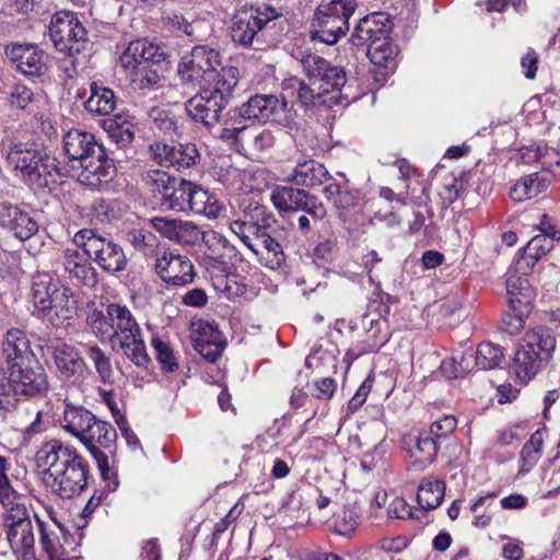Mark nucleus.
Masks as SVG:
<instances>
[{
	"label": "nucleus",
	"instance_id": "42",
	"mask_svg": "<svg viewBox=\"0 0 560 560\" xmlns=\"http://www.w3.org/2000/svg\"><path fill=\"white\" fill-rule=\"evenodd\" d=\"M445 494V483L428 477L422 479L417 492V502L423 510H434L442 503Z\"/></svg>",
	"mask_w": 560,
	"mask_h": 560
},
{
	"label": "nucleus",
	"instance_id": "41",
	"mask_svg": "<svg viewBox=\"0 0 560 560\" xmlns=\"http://www.w3.org/2000/svg\"><path fill=\"white\" fill-rule=\"evenodd\" d=\"M548 186V179L540 173L524 176L510 189V197L516 202L530 199L542 192Z\"/></svg>",
	"mask_w": 560,
	"mask_h": 560
},
{
	"label": "nucleus",
	"instance_id": "19",
	"mask_svg": "<svg viewBox=\"0 0 560 560\" xmlns=\"http://www.w3.org/2000/svg\"><path fill=\"white\" fill-rule=\"evenodd\" d=\"M43 358L51 361L58 372L66 378L82 375L85 361L72 346L59 338H39L38 345Z\"/></svg>",
	"mask_w": 560,
	"mask_h": 560
},
{
	"label": "nucleus",
	"instance_id": "51",
	"mask_svg": "<svg viewBox=\"0 0 560 560\" xmlns=\"http://www.w3.org/2000/svg\"><path fill=\"white\" fill-rule=\"evenodd\" d=\"M88 355L93 362L100 380L103 383H113L114 371L110 358L96 345L89 348Z\"/></svg>",
	"mask_w": 560,
	"mask_h": 560
},
{
	"label": "nucleus",
	"instance_id": "13",
	"mask_svg": "<svg viewBox=\"0 0 560 560\" xmlns=\"http://www.w3.org/2000/svg\"><path fill=\"white\" fill-rule=\"evenodd\" d=\"M73 242L104 272L116 275L127 269L128 258L125 250L112 237L94 229H82L74 234Z\"/></svg>",
	"mask_w": 560,
	"mask_h": 560
},
{
	"label": "nucleus",
	"instance_id": "48",
	"mask_svg": "<svg viewBox=\"0 0 560 560\" xmlns=\"http://www.w3.org/2000/svg\"><path fill=\"white\" fill-rule=\"evenodd\" d=\"M503 358V350L492 342H481L476 350V365L480 370L499 368Z\"/></svg>",
	"mask_w": 560,
	"mask_h": 560
},
{
	"label": "nucleus",
	"instance_id": "45",
	"mask_svg": "<svg viewBox=\"0 0 560 560\" xmlns=\"http://www.w3.org/2000/svg\"><path fill=\"white\" fill-rule=\"evenodd\" d=\"M116 206L113 199L96 198L85 208V214L92 223H112L119 217Z\"/></svg>",
	"mask_w": 560,
	"mask_h": 560
},
{
	"label": "nucleus",
	"instance_id": "33",
	"mask_svg": "<svg viewBox=\"0 0 560 560\" xmlns=\"http://www.w3.org/2000/svg\"><path fill=\"white\" fill-rule=\"evenodd\" d=\"M253 246L256 249L253 253L262 266L277 270L284 265L285 255L282 245L267 231L257 233Z\"/></svg>",
	"mask_w": 560,
	"mask_h": 560
},
{
	"label": "nucleus",
	"instance_id": "43",
	"mask_svg": "<svg viewBox=\"0 0 560 560\" xmlns=\"http://www.w3.org/2000/svg\"><path fill=\"white\" fill-rule=\"evenodd\" d=\"M7 539L10 544L12 551L16 555H30L35 545V536L32 523H23L16 527L4 529Z\"/></svg>",
	"mask_w": 560,
	"mask_h": 560
},
{
	"label": "nucleus",
	"instance_id": "22",
	"mask_svg": "<svg viewBox=\"0 0 560 560\" xmlns=\"http://www.w3.org/2000/svg\"><path fill=\"white\" fill-rule=\"evenodd\" d=\"M340 180L332 177L324 187L323 194L326 200L336 209L338 217L347 220L348 217L361 209L363 196L354 188L343 173H337Z\"/></svg>",
	"mask_w": 560,
	"mask_h": 560
},
{
	"label": "nucleus",
	"instance_id": "5",
	"mask_svg": "<svg viewBox=\"0 0 560 560\" xmlns=\"http://www.w3.org/2000/svg\"><path fill=\"white\" fill-rule=\"evenodd\" d=\"M63 152L70 167L80 171L81 184L97 188L112 182L117 173L113 159L96 137L81 129H70L62 138Z\"/></svg>",
	"mask_w": 560,
	"mask_h": 560
},
{
	"label": "nucleus",
	"instance_id": "32",
	"mask_svg": "<svg viewBox=\"0 0 560 560\" xmlns=\"http://www.w3.org/2000/svg\"><path fill=\"white\" fill-rule=\"evenodd\" d=\"M330 179L332 176L323 163L314 159H299L287 180L302 188H315Z\"/></svg>",
	"mask_w": 560,
	"mask_h": 560
},
{
	"label": "nucleus",
	"instance_id": "1",
	"mask_svg": "<svg viewBox=\"0 0 560 560\" xmlns=\"http://www.w3.org/2000/svg\"><path fill=\"white\" fill-rule=\"evenodd\" d=\"M296 117V112L293 106H289L283 95L256 94L241 106L222 112L220 122L213 130L221 140L230 142L236 150L249 142L261 149L268 135L255 133L250 129L252 124L271 121L292 130L298 127Z\"/></svg>",
	"mask_w": 560,
	"mask_h": 560
},
{
	"label": "nucleus",
	"instance_id": "40",
	"mask_svg": "<svg viewBox=\"0 0 560 560\" xmlns=\"http://www.w3.org/2000/svg\"><path fill=\"white\" fill-rule=\"evenodd\" d=\"M368 56L375 66L393 71L397 67L399 47L387 35L371 44L368 48Z\"/></svg>",
	"mask_w": 560,
	"mask_h": 560
},
{
	"label": "nucleus",
	"instance_id": "31",
	"mask_svg": "<svg viewBox=\"0 0 560 560\" xmlns=\"http://www.w3.org/2000/svg\"><path fill=\"white\" fill-rule=\"evenodd\" d=\"M389 32L390 24L388 15L376 12L359 20L351 34L350 40L355 46L368 45L369 48L374 42H378L381 38L389 35Z\"/></svg>",
	"mask_w": 560,
	"mask_h": 560
},
{
	"label": "nucleus",
	"instance_id": "23",
	"mask_svg": "<svg viewBox=\"0 0 560 560\" xmlns=\"http://www.w3.org/2000/svg\"><path fill=\"white\" fill-rule=\"evenodd\" d=\"M154 269L165 283L174 287L190 284L196 276L190 259L176 250H164L158 256Z\"/></svg>",
	"mask_w": 560,
	"mask_h": 560
},
{
	"label": "nucleus",
	"instance_id": "6",
	"mask_svg": "<svg viewBox=\"0 0 560 560\" xmlns=\"http://www.w3.org/2000/svg\"><path fill=\"white\" fill-rule=\"evenodd\" d=\"M8 163L19 172L22 182L35 191L52 190L62 184L67 171L56 156L33 142L10 140L2 147Z\"/></svg>",
	"mask_w": 560,
	"mask_h": 560
},
{
	"label": "nucleus",
	"instance_id": "3",
	"mask_svg": "<svg viewBox=\"0 0 560 560\" xmlns=\"http://www.w3.org/2000/svg\"><path fill=\"white\" fill-rule=\"evenodd\" d=\"M35 460L45 472L46 485L59 498L72 499L88 488L90 466L74 447L54 439L39 447Z\"/></svg>",
	"mask_w": 560,
	"mask_h": 560
},
{
	"label": "nucleus",
	"instance_id": "26",
	"mask_svg": "<svg viewBox=\"0 0 560 560\" xmlns=\"http://www.w3.org/2000/svg\"><path fill=\"white\" fill-rule=\"evenodd\" d=\"M0 226L20 241H27L38 232V223L30 212L9 200H0Z\"/></svg>",
	"mask_w": 560,
	"mask_h": 560
},
{
	"label": "nucleus",
	"instance_id": "20",
	"mask_svg": "<svg viewBox=\"0 0 560 560\" xmlns=\"http://www.w3.org/2000/svg\"><path fill=\"white\" fill-rule=\"evenodd\" d=\"M11 382L14 389L15 398L23 396L25 398H44L46 397L49 383L45 369L38 359L27 364L13 365L9 369Z\"/></svg>",
	"mask_w": 560,
	"mask_h": 560
},
{
	"label": "nucleus",
	"instance_id": "4",
	"mask_svg": "<svg viewBox=\"0 0 560 560\" xmlns=\"http://www.w3.org/2000/svg\"><path fill=\"white\" fill-rule=\"evenodd\" d=\"M288 26L281 12L261 2L238 9L232 18L230 33L236 46L264 51L283 40Z\"/></svg>",
	"mask_w": 560,
	"mask_h": 560
},
{
	"label": "nucleus",
	"instance_id": "57",
	"mask_svg": "<svg viewBox=\"0 0 560 560\" xmlns=\"http://www.w3.org/2000/svg\"><path fill=\"white\" fill-rule=\"evenodd\" d=\"M142 48H144V61L147 67H159L166 63L167 54L165 47L154 44L147 39H141Z\"/></svg>",
	"mask_w": 560,
	"mask_h": 560
},
{
	"label": "nucleus",
	"instance_id": "38",
	"mask_svg": "<svg viewBox=\"0 0 560 560\" xmlns=\"http://www.w3.org/2000/svg\"><path fill=\"white\" fill-rule=\"evenodd\" d=\"M95 418L96 417L83 406L66 402L61 427L80 440Z\"/></svg>",
	"mask_w": 560,
	"mask_h": 560
},
{
	"label": "nucleus",
	"instance_id": "36",
	"mask_svg": "<svg viewBox=\"0 0 560 560\" xmlns=\"http://www.w3.org/2000/svg\"><path fill=\"white\" fill-rule=\"evenodd\" d=\"M189 190L191 194H188L186 212L191 211L209 219H217L221 214L223 206L214 195L192 182Z\"/></svg>",
	"mask_w": 560,
	"mask_h": 560
},
{
	"label": "nucleus",
	"instance_id": "58",
	"mask_svg": "<svg viewBox=\"0 0 560 560\" xmlns=\"http://www.w3.org/2000/svg\"><path fill=\"white\" fill-rule=\"evenodd\" d=\"M230 230L242 241V243L252 252H256L253 244L254 240L250 237V234L256 235V230H254V225L247 222L245 218L235 219L230 222Z\"/></svg>",
	"mask_w": 560,
	"mask_h": 560
},
{
	"label": "nucleus",
	"instance_id": "25",
	"mask_svg": "<svg viewBox=\"0 0 560 560\" xmlns=\"http://www.w3.org/2000/svg\"><path fill=\"white\" fill-rule=\"evenodd\" d=\"M199 245L203 247L198 256L200 266L208 272H225L230 265L226 252L233 249L229 241L214 231H205V237L200 238Z\"/></svg>",
	"mask_w": 560,
	"mask_h": 560
},
{
	"label": "nucleus",
	"instance_id": "16",
	"mask_svg": "<svg viewBox=\"0 0 560 560\" xmlns=\"http://www.w3.org/2000/svg\"><path fill=\"white\" fill-rule=\"evenodd\" d=\"M270 201L279 215L293 224V215L307 212L313 219L324 213V203L316 195L296 185H276L270 191Z\"/></svg>",
	"mask_w": 560,
	"mask_h": 560
},
{
	"label": "nucleus",
	"instance_id": "60",
	"mask_svg": "<svg viewBox=\"0 0 560 560\" xmlns=\"http://www.w3.org/2000/svg\"><path fill=\"white\" fill-rule=\"evenodd\" d=\"M23 523H32L30 513L26 506L22 503H15L10 506V509L4 514L3 527L12 528V526L16 527Z\"/></svg>",
	"mask_w": 560,
	"mask_h": 560
},
{
	"label": "nucleus",
	"instance_id": "9",
	"mask_svg": "<svg viewBox=\"0 0 560 560\" xmlns=\"http://www.w3.org/2000/svg\"><path fill=\"white\" fill-rule=\"evenodd\" d=\"M555 348L550 328L540 326L527 331L514 353L511 371L520 381H529L549 363Z\"/></svg>",
	"mask_w": 560,
	"mask_h": 560
},
{
	"label": "nucleus",
	"instance_id": "39",
	"mask_svg": "<svg viewBox=\"0 0 560 560\" xmlns=\"http://www.w3.org/2000/svg\"><path fill=\"white\" fill-rule=\"evenodd\" d=\"M117 106V97L109 88L98 85L96 82L90 84V96L84 102V108L94 115H109Z\"/></svg>",
	"mask_w": 560,
	"mask_h": 560
},
{
	"label": "nucleus",
	"instance_id": "35",
	"mask_svg": "<svg viewBox=\"0 0 560 560\" xmlns=\"http://www.w3.org/2000/svg\"><path fill=\"white\" fill-rule=\"evenodd\" d=\"M59 283L48 275L38 276L32 284L33 314L43 319L50 314L52 298Z\"/></svg>",
	"mask_w": 560,
	"mask_h": 560
},
{
	"label": "nucleus",
	"instance_id": "28",
	"mask_svg": "<svg viewBox=\"0 0 560 560\" xmlns=\"http://www.w3.org/2000/svg\"><path fill=\"white\" fill-rule=\"evenodd\" d=\"M60 262L65 273L74 284L93 288L98 283V275L91 259L77 248H66L61 253Z\"/></svg>",
	"mask_w": 560,
	"mask_h": 560
},
{
	"label": "nucleus",
	"instance_id": "59",
	"mask_svg": "<svg viewBox=\"0 0 560 560\" xmlns=\"http://www.w3.org/2000/svg\"><path fill=\"white\" fill-rule=\"evenodd\" d=\"M128 242L136 250H145L155 246L156 237L153 233L144 229H133L127 234Z\"/></svg>",
	"mask_w": 560,
	"mask_h": 560
},
{
	"label": "nucleus",
	"instance_id": "17",
	"mask_svg": "<svg viewBox=\"0 0 560 560\" xmlns=\"http://www.w3.org/2000/svg\"><path fill=\"white\" fill-rule=\"evenodd\" d=\"M142 179L155 197L160 206L170 211L186 212L191 180L176 178L161 170H149L142 173Z\"/></svg>",
	"mask_w": 560,
	"mask_h": 560
},
{
	"label": "nucleus",
	"instance_id": "12",
	"mask_svg": "<svg viewBox=\"0 0 560 560\" xmlns=\"http://www.w3.org/2000/svg\"><path fill=\"white\" fill-rule=\"evenodd\" d=\"M219 50L209 45H196L184 55L177 65V75L183 85L205 88L221 79L222 69Z\"/></svg>",
	"mask_w": 560,
	"mask_h": 560
},
{
	"label": "nucleus",
	"instance_id": "11",
	"mask_svg": "<svg viewBox=\"0 0 560 560\" xmlns=\"http://www.w3.org/2000/svg\"><path fill=\"white\" fill-rule=\"evenodd\" d=\"M96 462L106 490L114 492L119 486L116 470L109 465V456L116 450V429L106 421L95 418L79 440Z\"/></svg>",
	"mask_w": 560,
	"mask_h": 560
},
{
	"label": "nucleus",
	"instance_id": "34",
	"mask_svg": "<svg viewBox=\"0 0 560 560\" xmlns=\"http://www.w3.org/2000/svg\"><path fill=\"white\" fill-rule=\"evenodd\" d=\"M78 308V302L73 298L72 290L68 287L58 285L52 298L50 314L44 320L49 322L55 327L63 326L71 320Z\"/></svg>",
	"mask_w": 560,
	"mask_h": 560
},
{
	"label": "nucleus",
	"instance_id": "53",
	"mask_svg": "<svg viewBox=\"0 0 560 560\" xmlns=\"http://www.w3.org/2000/svg\"><path fill=\"white\" fill-rule=\"evenodd\" d=\"M243 215L248 223L254 225L256 234L265 232L267 228L273 222V215L270 213L265 206L255 203L249 205L244 209Z\"/></svg>",
	"mask_w": 560,
	"mask_h": 560
},
{
	"label": "nucleus",
	"instance_id": "47",
	"mask_svg": "<svg viewBox=\"0 0 560 560\" xmlns=\"http://www.w3.org/2000/svg\"><path fill=\"white\" fill-rule=\"evenodd\" d=\"M109 317V304L106 306V312L94 310L89 313L86 317V324L91 329L92 334L101 341L112 342L113 337V322Z\"/></svg>",
	"mask_w": 560,
	"mask_h": 560
},
{
	"label": "nucleus",
	"instance_id": "27",
	"mask_svg": "<svg viewBox=\"0 0 560 560\" xmlns=\"http://www.w3.org/2000/svg\"><path fill=\"white\" fill-rule=\"evenodd\" d=\"M362 326L365 336L358 342V352L353 354V359H358L366 353L378 352L392 337L388 319L381 314L373 317L371 314L365 313L362 316Z\"/></svg>",
	"mask_w": 560,
	"mask_h": 560
},
{
	"label": "nucleus",
	"instance_id": "7",
	"mask_svg": "<svg viewBox=\"0 0 560 560\" xmlns=\"http://www.w3.org/2000/svg\"><path fill=\"white\" fill-rule=\"evenodd\" d=\"M238 85V69H222L221 79L215 83L200 88L198 93L185 103L188 117L213 130L220 122L222 112L235 98Z\"/></svg>",
	"mask_w": 560,
	"mask_h": 560
},
{
	"label": "nucleus",
	"instance_id": "50",
	"mask_svg": "<svg viewBox=\"0 0 560 560\" xmlns=\"http://www.w3.org/2000/svg\"><path fill=\"white\" fill-rule=\"evenodd\" d=\"M362 512L357 504H347L337 514L335 527L339 535L347 536L354 532L361 522Z\"/></svg>",
	"mask_w": 560,
	"mask_h": 560
},
{
	"label": "nucleus",
	"instance_id": "18",
	"mask_svg": "<svg viewBox=\"0 0 560 560\" xmlns=\"http://www.w3.org/2000/svg\"><path fill=\"white\" fill-rule=\"evenodd\" d=\"M150 158L162 167H173L178 172L195 167L201 159L195 143L154 141L148 148Z\"/></svg>",
	"mask_w": 560,
	"mask_h": 560
},
{
	"label": "nucleus",
	"instance_id": "10",
	"mask_svg": "<svg viewBox=\"0 0 560 560\" xmlns=\"http://www.w3.org/2000/svg\"><path fill=\"white\" fill-rule=\"evenodd\" d=\"M358 4L355 0H322L310 22V38L335 45L349 31V19Z\"/></svg>",
	"mask_w": 560,
	"mask_h": 560
},
{
	"label": "nucleus",
	"instance_id": "24",
	"mask_svg": "<svg viewBox=\"0 0 560 560\" xmlns=\"http://www.w3.org/2000/svg\"><path fill=\"white\" fill-rule=\"evenodd\" d=\"M4 51L25 77L39 78L47 71L48 56L35 44L12 43L5 46Z\"/></svg>",
	"mask_w": 560,
	"mask_h": 560
},
{
	"label": "nucleus",
	"instance_id": "21",
	"mask_svg": "<svg viewBox=\"0 0 560 560\" xmlns=\"http://www.w3.org/2000/svg\"><path fill=\"white\" fill-rule=\"evenodd\" d=\"M150 225L162 237L180 246L194 247L205 237V231L197 223L180 218L156 215L150 219Z\"/></svg>",
	"mask_w": 560,
	"mask_h": 560
},
{
	"label": "nucleus",
	"instance_id": "29",
	"mask_svg": "<svg viewBox=\"0 0 560 560\" xmlns=\"http://www.w3.org/2000/svg\"><path fill=\"white\" fill-rule=\"evenodd\" d=\"M404 447L412 458L409 468L415 471H423L430 466L439 451V443L431 433L420 432L418 435L404 438Z\"/></svg>",
	"mask_w": 560,
	"mask_h": 560
},
{
	"label": "nucleus",
	"instance_id": "14",
	"mask_svg": "<svg viewBox=\"0 0 560 560\" xmlns=\"http://www.w3.org/2000/svg\"><path fill=\"white\" fill-rule=\"evenodd\" d=\"M529 271L510 270L505 281L510 310L502 317V327L510 335L518 334L532 313L535 291L527 279Z\"/></svg>",
	"mask_w": 560,
	"mask_h": 560
},
{
	"label": "nucleus",
	"instance_id": "2",
	"mask_svg": "<svg viewBox=\"0 0 560 560\" xmlns=\"http://www.w3.org/2000/svg\"><path fill=\"white\" fill-rule=\"evenodd\" d=\"M305 80L290 79L285 90L291 91L296 102L305 109L316 106L348 105L358 95L347 79L346 70L325 58L308 54L301 59Z\"/></svg>",
	"mask_w": 560,
	"mask_h": 560
},
{
	"label": "nucleus",
	"instance_id": "52",
	"mask_svg": "<svg viewBox=\"0 0 560 560\" xmlns=\"http://www.w3.org/2000/svg\"><path fill=\"white\" fill-rule=\"evenodd\" d=\"M151 343L162 371L166 373L175 372L178 369V362L170 343L159 337L152 338Z\"/></svg>",
	"mask_w": 560,
	"mask_h": 560
},
{
	"label": "nucleus",
	"instance_id": "55",
	"mask_svg": "<svg viewBox=\"0 0 560 560\" xmlns=\"http://www.w3.org/2000/svg\"><path fill=\"white\" fill-rule=\"evenodd\" d=\"M161 80L159 70L153 67L139 68L133 71L132 85L137 90L145 91L156 88Z\"/></svg>",
	"mask_w": 560,
	"mask_h": 560
},
{
	"label": "nucleus",
	"instance_id": "54",
	"mask_svg": "<svg viewBox=\"0 0 560 560\" xmlns=\"http://www.w3.org/2000/svg\"><path fill=\"white\" fill-rule=\"evenodd\" d=\"M144 48H142L141 39L131 42L125 51L120 55V63L125 69H131L133 71L139 68H144Z\"/></svg>",
	"mask_w": 560,
	"mask_h": 560
},
{
	"label": "nucleus",
	"instance_id": "64",
	"mask_svg": "<svg viewBox=\"0 0 560 560\" xmlns=\"http://www.w3.org/2000/svg\"><path fill=\"white\" fill-rule=\"evenodd\" d=\"M457 421L454 416H444L443 418L434 421L430 430L427 431L434 436V439L439 442L440 439L448 436L456 428Z\"/></svg>",
	"mask_w": 560,
	"mask_h": 560
},
{
	"label": "nucleus",
	"instance_id": "61",
	"mask_svg": "<svg viewBox=\"0 0 560 560\" xmlns=\"http://www.w3.org/2000/svg\"><path fill=\"white\" fill-rule=\"evenodd\" d=\"M226 342L196 341L194 349L208 362L214 363L223 353Z\"/></svg>",
	"mask_w": 560,
	"mask_h": 560
},
{
	"label": "nucleus",
	"instance_id": "30",
	"mask_svg": "<svg viewBox=\"0 0 560 560\" xmlns=\"http://www.w3.org/2000/svg\"><path fill=\"white\" fill-rule=\"evenodd\" d=\"M1 349L8 370L13 365L27 364L37 359L25 331L20 328H10L5 332Z\"/></svg>",
	"mask_w": 560,
	"mask_h": 560
},
{
	"label": "nucleus",
	"instance_id": "37",
	"mask_svg": "<svg viewBox=\"0 0 560 560\" xmlns=\"http://www.w3.org/2000/svg\"><path fill=\"white\" fill-rule=\"evenodd\" d=\"M555 247V242L546 235H535L521 250L516 259L517 271H530L537 261L545 257Z\"/></svg>",
	"mask_w": 560,
	"mask_h": 560
},
{
	"label": "nucleus",
	"instance_id": "56",
	"mask_svg": "<svg viewBox=\"0 0 560 560\" xmlns=\"http://www.w3.org/2000/svg\"><path fill=\"white\" fill-rule=\"evenodd\" d=\"M195 326L196 329L195 337L192 338V345L196 343V341H201V339L202 341L205 340L209 343L226 342L223 339L222 334L218 329L217 325L209 322L199 320L198 323L195 324Z\"/></svg>",
	"mask_w": 560,
	"mask_h": 560
},
{
	"label": "nucleus",
	"instance_id": "63",
	"mask_svg": "<svg viewBox=\"0 0 560 560\" xmlns=\"http://www.w3.org/2000/svg\"><path fill=\"white\" fill-rule=\"evenodd\" d=\"M33 100V91L24 84H15L10 92L9 101L13 107L24 109Z\"/></svg>",
	"mask_w": 560,
	"mask_h": 560
},
{
	"label": "nucleus",
	"instance_id": "62",
	"mask_svg": "<svg viewBox=\"0 0 560 560\" xmlns=\"http://www.w3.org/2000/svg\"><path fill=\"white\" fill-rule=\"evenodd\" d=\"M37 524L40 533V545L46 553L47 560H59L60 546L51 538L46 529V524L37 517Z\"/></svg>",
	"mask_w": 560,
	"mask_h": 560
},
{
	"label": "nucleus",
	"instance_id": "8",
	"mask_svg": "<svg viewBox=\"0 0 560 560\" xmlns=\"http://www.w3.org/2000/svg\"><path fill=\"white\" fill-rule=\"evenodd\" d=\"M109 320L113 322L110 347L121 352L136 366L147 369L151 359L147 352L142 329L131 311L119 303H109Z\"/></svg>",
	"mask_w": 560,
	"mask_h": 560
},
{
	"label": "nucleus",
	"instance_id": "44",
	"mask_svg": "<svg viewBox=\"0 0 560 560\" xmlns=\"http://www.w3.org/2000/svg\"><path fill=\"white\" fill-rule=\"evenodd\" d=\"M103 127L118 148H126L135 140V125L121 115L105 120Z\"/></svg>",
	"mask_w": 560,
	"mask_h": 560
},
{
	"label": "nucleus",
	"instance_id": "46",
	"mask_svg": "<svg viewBox=\"0 0 560 560\" xmlns=\"http://www.w3.org/2000/svg\"><path fill=\"white\" fill-rule=\"evenodd\" d=\"M545 429L536 430L529 441L525 443L521 451L522 468L520 472H528L539 460L544 444Z\"/></svg>",
	"mask_w": 560,
	"mask_h": 560
},
{
	"label": "nucleus",
	"instance_id": "49",
	"mask_svg": "<svg viewBox=\"0 0 560 560\" xmlns=\"http://www.w3.org/2000/svg\"><path fill=\"white\" fill-rule=\"evenodd\" d=\"M151 127L163 133H176L178 129L176 115L165 107L153 106L148 110Z\"/></svg>",
	"mask_w": 560,
	"mask_h": 560
},
{
	"label": "nucleus",
	"instance_id": "15",
	"mask_svg": "<svg viewBox=\"0 0 560 560\" xmlns=\"http://www.w3.org/2000/svg\"><path fill=\"white\" fill-rule=\"evenodd\" d=\"M48 35L55 48L69 57L86 50L89 45L88 31L72 11L56 12L50 19Z\"/></svg>",
	"mask_w": 560,
	"mask_h": 560
}]
</instances>
